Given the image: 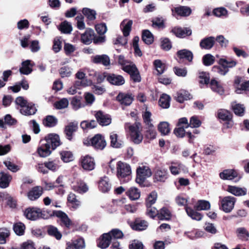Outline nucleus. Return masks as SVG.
Instances as JSON below:
<instances>
[{
    "label": "nucleus",
    "instance_id": "f257e3e1",
    "mask_svg": "<svg viewBox=\"0 0 249 249\" xmlns=\"http://www.w3.org/2000/svg\"><path fill=\"white\" fill-rule=\"evenodd\" d=\"M118 62L122 66V69L130 75L132 80L134 82L140 81L139 71L134 64L125 60L122 55L119 56Z\"/></svg>",
    "mask_w": 249,
    "mask_h": 249
},
{
    "label": "nucleus",
    "instance_id": "f03ea898",
    "mask_svg": "<svg viewBox=\"0 0 249 249\" xmlns=\"http://www.w3.org/2000/svg\"><path fill=\"white\" fill-rule=\"evenodd\" d=\"M131 174V169L130 166L125 163L119 161L116 165V176L120 180L127 178L129 179Z\"/></svg>",
    "mask_w": 249,
    "mask_h": 249
},
{
    "label": "nucleus",
    "instance_id": "7ed1b4c3",
    "mask_svg": "<svg viewBox=\"0 0 249 249\" xmlns=\"http://www.w3.org/2000/svg\"><path fill=\"white\" fill-rule=\"evenodd\" d=\"M125 128L128 129L131 141L135 144L140 143V124L136 122L131 124H126Z\"/></svg>",
    "mask_w": 249,
    "mask_h": 249
},
{
    "label": "nucleus",
    "instance_id": "20e7f679",
    "mask_svg": "<svg viewBox=\"0 0 249 249\" xmlns=\"http://www.w3.org/2000/svg\"><path fill=\"white\" fill-rule=\"evenodd\" d=\"M84 143L87 145H91L94 148L99 150L103 149L107 145L106 140L100 134H96L92 138L85 140Z\"/></svg>",
    "mask_w": 249,
    "mask_h": 249
},
{
    "label": "nucleus",
    "instance_id": "39448f33",
    "mask_svg": "<svg viewBox=\"0 0 249 249\" xmlns=\"http://www.w3.org/2000/svg\"><path fill=\"white\" fill-rule=\"evenodd\" d=\"M235 202L236 198L234 197H224L220 201V208L226 213H230L233 209Z\"/></svg>",
    "mask_w": 249,
    "mask_h": 249
},
{
    "label": "nucleus",
    "instance_id": "423d86ee",
    "mask_svg": "<svg viewBox=\"0 0 249 249\" xmlns=\"http://www.w3.org/2000/svg\"><path fill=\"white\" fill-rule=\"evenodd\" d=\"M80 164L82 168L87 171L93 170L95 165L94 159L89 155L81 158Z\"/></svg>",
    "mask_w": 249,
    "mask_h": 249
},
{
    "label": "nucleus",
    "instance_id": "0eeeda50",
    "mask_svg": "<svg viewBox=\"0 0 249 249\" xmlns=\"http://www.w3.org/2000/svg\"><path fill=\"white\" fill-rule=\"evenodd\" d=\"M43 193V188L40 186H36L28 191L27 196L30 200L35 201L42 196Z\"/></svg>",
    "mask_w": 249,
    "mask_h": 249
},
{
    "label": "nucleus",
    "instance_id": "6e6552de",
    "mask_svg": "<svg viewBox=\"0 0 249 249\" xmlns=\"http://www.w3.org/2000/svg\"><path fill=\"white\" fill-rule=\"evenodd\" d=\"M42 140L49 144L53 150L55 149L60 144L59 137L55 134H50L45 137V139Z\"/></svg>",
    "mask_w": 249,
    "mask_h": 249
},
{
    "label": "nucleus",
    "instance_id": "1a4fd4ad",
    "mask_svg": "<svg viewBox=\"0 0 249 249\" xmlns=\"http://www.w3.org/2000/svg\"><path fill=\"white\" fill-rule=\"evenodd\" d=\"M53 149L49 145V144H47L44 141L41 140L40 141V145L38 147L37 152L39 156L42 158H45L49 156Z\"/></svg>",
    "mask_w": 249,
    "mask_h": 249
},
{
    "label": "nucleus",
    "instance_id": "9d476101",
    "mask_svg": "<svg viewBox=\"0 0 249 249\" xmlns=\"http://www.w3.org/2000/svg\"><path fill=\"white\" fill-rule=\"evenodd\" d=\"M97 122L101 125H108L111 122L110 116L101 111H98L95 115Z\"/></svg>",
    "mask_w": 249,
    "mask_h": 249
},
{
    "label": "nucleus",
    "instance_id": "9b49d317",
    "mask_svg": "<svg viewBox=\"0 0 249 249\" xmlns=\"http://www.w3.org/2000/svg\"><path fill=\"white\" fill-rule=\"evenodd\" d=\"M40 209L37 207L28 208L24 212L26 217L31 220H36L39 218Z\"/></svg>",
    "mask_w": 249,
    "mask_h": 249
},
{
    "label": "nucleus",
    "instance_id": "f8f14e48",
    "mask_svg": "<svg viewBox=\"0 0 249 249\" xmlns=\"http://www.w3.org/2000/svg\"><path fill=\"white\" fill-rule=\"evenodd\" d=\"M172 14L175 16L176 14L182 17L189 16L192 12L190 8L187 6H180L172 9Z\"/></svg>",
    "mask_w": 249,
    "mask_h": 249
},
{
    "label": "nucleus",
    "instance_id": "ddd939ff",
    "mask_svg": "<svg viewBox=\"0 0 249 249\" xmlns=\"http://www.w3.org/2000/svg\"><path fill=\"white\" fill-rule=\"evenodd\" d=\"M172 32L178 37L184 38L192 34V30L188 28L175 27Z\"/></svg>",
    "mask_w": 249,
    "mask_h": 249
},
{
    "label": "nucleus",
    "instance_id": "4468645a",
    "mask_svg": "<svg viewBox=\"0 0 249 249\" xmlns=\"http://www.w3.org/2000/svg\"><path fill=\"white\" fill-rule=\"evenodd\" d=\"M215 43V38L213 36H209L203 38L200 42L199 46L202 49L210 50Z\"/></svg>",
    "mask_w": 249,
    "mask_h": 249
},
{
    "label": "nucleus",
    "instance_id": "2eb2a0df",
    "mask_svg": "<svg viewBox=\"0 0 249 249\" xmlns=\"http://www.w3.org/2000/svg\"><path fill=\"white\" fill-rule=\"evenodd\" d=\"M117 100L122 105L129 106L132 103L133 97L129 94L120 93L117 96Z\"/></svg>",
    "mask_w": 249,
    "mask_h": 249
},
{
    "label": "nucleus",
    "instance_id": "dca6fc26",
    "mask_svg": "<svg viewBox=\"0 0 249 249\" xmlns=\"http://www.w3.org/2000/svg\"><path fill=\"white\" fill-rule=\"evenodd\" d=\"M142 117L144 123L147 126H150L153 124H152L151 112L148 109V107L146 105H144L142 109Z\"/></svg>",
    "mask_w": 249,
    "mask_h": 249
},
{
    "label": "nucleus",
    "instance_id": "f3484780",
    "mask_svg": "<svg viewBox=\"0 0 249 249\" xmlns=\"http://www.w3.org/2000/svg\"><path fill=\"white\" fill-rule=\"evenodd\" d=\"M133 21L127 19H124L120 24L121 29L124 37H127L131 30Z\"/></svg>",
    "mask_w": 249,
    "mask_h": 249
},
{
    "label": "nucleus",
    "instance_id": "a211bd4d",
    "mask_svg": "<svg viewBox=\"0 0 249 249\" xmlns=\"http://www.w3.org/2000/svg\"><path fill=\"white\" fill-rule=\"evenodd\" d=\"M107 80L110 84L116 86L123 85L125 83L124 79L122 76L114 74L108 75Z\"/></svg>",
    "mask_w": 249,
    "mask_h": 249
},
{
    "label": "nucleus",
    "instance_id": "6ab92c4d",
    "mask_svg": "<svg viewBox=\"0 0 249 249\" xmlns=\"http://www.w3.org/2000/svg\"><path fill=\"white\" fill-rule=\"evenodd\" d=\"M110 145L113 148H119L124 145V142L118 139V135L114 132L110 133Z\"/></svg>",
    "mask_w": 249,
    "mask_h": 249
},
{
    "label": "nucleus",
    "instance_id": "aec40b11",
    "mask_svg": "<svg viewBox=\"0 0 249 249\" xmlns=\"http://www.w3.org/2000/svg\"><path fill=\"white\" fill-rule=\"evenodd\" d=\"M77 128L78 123H70L66 126L64 131L68 140L72 139L73 134L77 130Z\"/></svg>",
    "mask_w": 249,
    "mask_h": 249
},
{
    "label": "nucleus",
    "instance_id": "412c9836",
    "mask_svg": "<svg viewBox=\"0 0 249 249\" xmlns=\"http://www.w3.org/2000/svg\"><path fill=\"white\" fill-rule=\"evenodd\" d=\"M237 176V172L233 169H227L219 174L220 178L222 179L232 180Z\"/></svg>",
    "mask_w": 249,
    "mask_h": 249
},
{
    "label": "nucleus",
    "instance_id": "4be33fe9",
    "mask_svg": "<svg viewBox=\"0 0 249 249\" xmlns=\"http://www.w3.org/2000/svg\"><path fill=\"white\" fill-rule=\"evenodd\" d=\"M177 54L180 59H185L191 62L193 59V53L188 50L183 49L177 52Z\"/></svg>",
    "mask_w": 249,
    "mask_h": 249
},
{
    "label": "nucleus",
    "instance_id": "5701e85b",
    "mask_svg": "<svg viewBox=\"0 0 249 249\" xmlns=\"http://www.w3.org/2000/svg\"><path fill=\"white\" fill-rule=\"evenodd\" d=\"M227 191L235 196H242L247 194V190L245 188L229 186Z\"/></svg>",
    "mask_w": 249,
    "mask_h": 249
},
{
    "label": "nucleus",
    "instance_id": "b1692460",
    "mask_svg": "<svg viewBox=\"0 0 249 249\" xmlns=\"http://www.w3.org/2000/svg\"><path fill=\"white\" fill-rule=\"evenodd\" d=\"M92 61L94 63L102 64L105 66H108L110 64L109 57L106 54L95 55L93 57Z\"/></svg>",
    "mask_w": 249,
    "mask_h": 249
},
{
    "label": "nucleus",
    "instance_id": "393cba45",
    "mask_svg": "<svg viewBox=\"0 0 249 249\" xmlns=\"http://www.w3.org/2000/svg\"><path fill=\"white\" fill-rule=\"evenodd\" d=\"M56 215L60 218L62 225H64L67 228H70L72 225V221L65 213L59 211L56 213Z\"/></svg>",
    "mask_w": 249,
    "mask_h": 249
},
{
    "label": "nucleus",
    "instance_id": "a878e982",
    "mask_svg": "<svg viewBox=\"0 0 249 249\" xmlns=\"http://www.w3.org/2000/svg\"><path fill=\"white\" fill-rule=\"evenodd\" d=\"M94 31L91 29H87L85 33L81 35V40L86 44H90L94 38Z\"/></svg>",
    "mask_w": 249,
    "mask_h": 249
},
{
    "label": "nucleus",
    "instance_id": "bb28decb",
    "mask_svg": "<svg viewBox=\"0 0 249 249\" xmlns=\"http://www.w3.org/2000/svg\"><path fill=\"white\" fill-rule=\"evenodd\" d=\"M12 176L4 172L0 173V187L1 188H7L12 180Z\"/></svg>",
    "mask_w": 249,
    "mask_h": 249
},
{
    "label": "nucleus",
    "instance_id": "cd10ccee",
    "mask_svg": "<svg viewBox=\"0 0 249 249\" xmlns=\"http://www.w3.org/2000/svg\"><path fill=\"white\" fill-rule=\"evenodd\" d=\"M36 110L35 105L31 103H29L25 107L20 109V112L22 115L29 116L35 114Z\"/></svg>",
    "mask_w": 249,
    "mask_h": 249
},
{
    "label": "nucleus",
    "instance_id": "c85d7f7f",
    "mask_svg": "<svg viewBox=\"0 0 249 249\" xmlns=\"http://www.w3.org/2000/svg\"><path fill=\"white\" fill-rule=\"evenodd\" d=\"M21 67L19 68V72L21 74L28 75L32 71L33 65L30 60H27L22 62Z\"/></svg>",
    "mask_w": 249,
    "mask_h": 249
},
{
    "label": "nucleus",
    "instance_id": "c756f323",
    "mask_svg": "<svg viewBox=\"0 0 249 249\" xmlns=\"http://www.w3.org/2000/svg\"><path fill=\"white\" fill-rule=\"evenodd\" d=\"M99 188L104 193H106L110 190L111 185L109 182V179L107 177H104L101 178L99 182Z\"/></svg>",
    "mask_w": 249,
    "mask_h": 249
},
{
    "label": "nucleus",
    "instance_id": "7c9ffc66",
    "mask_svg": "<svg viewBox=\"0 0 249 249\" xmlns=\"http://www.w3.org/2000/svg\"><path fill=\"white\" fill-rule=\"evenodd\" d=\"M110 235L108 233H104L98 243V247L102 249L107 248L112 241Z\"/></svg>",
    "mask_w": 249,
    "mask_h": 249
},
{
    "label": "nucleus",
    "instance_id": "2f4dec72",
    "mask_svg": "<svg viewBox=\"0 0 249 249\" xmlns=\"http://www.w3.org/2000/svg\"><path fill=\"white\" fill-rule=\"evenodd\" d=\"M71 104L72 109L74 110H77L85 106V105L82 102V97L81 96L73 97L71 99Z\"/></svg>",
    "mask_w": 249,
    "mask_h": 249
},
{
    "label": "nucleus",
    "instance_id": "473e14b6",
    "mask_svg": "<svg viewBox=\"0 0 249 249\" xmlns=\"http://www.w3.org/2000/svg\"><path fill=\"white\" fill-rule=\"evenodd\" d=\"M210 86L212 90L219 94L222 95L224 93V89L221 84L215 79H212L210 82Z\"/></svg>",
    "mask_w": 249,
    "mask_h": 249
},
{
    "label": "nucleus",
    "instance_id": "72a5a7b5",
    "mask_svg": "<svg viewBox=\"0 0 249 249\" xmlns=\"http://www.w3.org/2000/svg\"><path fill=\"white\" fill-rule=\"evenodd\" d=\"M237 63V61L232 59L220 58L218 61V64L220 66H223L227 69L235 67Z\"/></svg>",
    "mask_w": 249,
    "mask_h": 249
},
{
    "label": "nucleus",
    "instance_id": "f704fd0d",
    "mask_svg": "<svg viewBox=\"0 0 249 249\" xmlns=\"http://www.w3.org/2000/svg\"><path fill=\"white\" fill-rule=\"evenodd\" d=\"M184 168L185 166L180 162H173L171 163L169 169L172 174L177 175L179 174L180 170L183 169Z\"/></svg>",
    "mask_w": 249,
    "mask_h": 249
},
{
    "label": "nucleus",
    "instance_id": "c9c22d12",
    "mask_svg": "<svg viewBox=\"0 0 249 249\" xmlns=\"http://www.w3.org/2000/svg\"><path fill=\"white\" fill-rule=\"evenodd\" d=\"M142 39L146 44H151L154 41V36L148 30H144L142 33Z\"/></svg>",
    "mask_w": 249,
    "mask_h": 249
},
{
    "label": "nucleus",
    "instance_id": "e433bc0d",
    "mask_svg": "<svg viewBox=\"0 0 249 249\" xmlns=\"http://www.w3.org/2000/svg\"><path fill=\"white\" fill-rule=\"evenodd\" d=\"M152 171L147 165H142L141 166V186L142 182L146 178H150L152 176Z\"/></svg>",
    "mask_w": 249,
    "mask_h": 249
},
{
    "label": "nucleus",
    "instance_id": "4c0bfd02",
    "mask_svg": "<svg viewBox=\"0 0 249 249\" xmlns=\"http://www.w3.org/2000/svg\"><path fill=\"white\" fill-rule=\"evenodd\" d=\"M171 217V213L169 210L163 207L161 208L158 213V218L161 220H168Z\"/></svg>",
    "mask_w": 249,
    "mask_h": 249
},
{
    "label": "nucleus",
    "instance_id": "58836bf2",
    "mask_svg": "<svg viewBox=\"0 0 249 249\" xmlns=\"http://www.w3.org/2000/svg\"><path fill=\"white\" fill-rule=\"evenodd\" d=\"M167 170L165 169H159L155 173V178L158 181L164 182L167 177Z\"/></svg>",
    "mask_w": 249,
    "mask_h": 249
},
{
    "label": "nucleus",
    "instance_id": "ea45409f",
    "mask_svg": "<svg viewBox=\"0 0 249 249\" xmlns=\"http://www.w3.org/2000/svg\"><path fill=\"white\" fill-rule=\"evenodd\" d=\"M127 195L132 200L138 199L140 197V192L137 188L132 187L126 192Z\"/></svg>",
    "mask_w": 249,
    "mask_h": 249
},
{
    "label": "nucleus",
    "instance_id": "a19ab883",
    "mask_svg": "<svg viewBox=\"0 0 249 249\" xmlns=\"http://www.w3.org/2000/svg\"><path fill=\"white\" fill-rule=\"evenodd\" d=\"M57 119L53 116L48 115L43 120V124L47 127H53L56 125Z\"/></svg>",
    "mask_w": 249,
    "mask_h": 249
},
{
    "label": "nucleus",
    "instance_id": "79ce46f5",
    "mask_svg": "<svg viewBox=\"0 0 249 249\" xmlns=\"http://www.w3.org/2000/svg\"><path fill=\"white\" fill-rule=\"evenodd\" d=\"M185 210L188 215L194 220L199 221L202 218V215L201 214V213L195 211L189 207H186Z\"/></svg>",
    "mask_w": 249,
    "mask_h": 249
},
{
    "label": "nucleus",
    "instance_id": "37998d69",
    "mask_svg": "<svg viewBox=\"0 0 249 249\" xmlns=\"http://www.w3.org/2000/svg\"><path fill=\"white\" fill-rule=\"evenodd\" d=\"M170 97L166 94H162L159 101V105L163 108H167L170 106Z\"/></svg>",
    "mask_w": 249,
    "mask_h": 249
},
{
    "label": "nucleus",
    "instance_id": "c03bdc74",
    "mask_svg": "<svg viewBox=\"0 0 249 249\" xmlns=\"http://www.w3.org/2000/svg\"><path fill=\"white\" fill-rule=\"evenodd\" d=\"M73 190L79 193H83L86 192L89 188L87 184L83 181L77 182L72 186Z\"/></svg>",
    "mask_w": 249,
    "mask_h": 249
},
{
    "label": "nucleus",
    "instance_id": "a18cd8bd",
    "mask_svg": "<svg viewBox=\"0 0 249 249\" xmlns=\"http://www.w3.org/2000/svg\"><path fill=\"white\" fill-rule=\"evenodd\" d=\"M157 193L154 191L150 193L147 196L145 200V204L146 207H150L153 205L157 199Z\"/></svg>",
    "mask_w": 249,
    "mask_h": 249
},
{
    "label": "nucleus",
    "instance_id": "49530a36",
    "mask_svg": "<svg viewBox=\"0 0 249 249\" xmlns=\"http://www.w3.org/2000/svg\"><path fill=\"white\" fill-rule=\"evenodd\" d=\"M158 130L162 135H166L170 132L169 124L167 122H160L158 125Z\"/></svg>",
    "mask_w": 249,
    "mask_h": 249
},
{
    "label": "nucleus",
    "instance_id": "de8ad7c7",
    "mask_svg": "<svg viewBox=\"0 0 249 249\" xmlns=\"http://www.w3.org/2000/svg\"><path fill=\"white\" fill-rule=\"evenodd\" d=\"M231 107L233 111L236 115L240 116H242L244 115L245 107L243 105L234 102L232 103Z\"/></svg>",
    "mask_w": 249,
    "mask_h": 249
},
{
    "label": "nucleus",
    "instance_id": "09e8293b",
    "mask_svg": "<svg viewBox=\"0 0 249 249\" xmlns=\"http://www.w3.org/2000/svg\"><path fill=\"white\" fill-rule=\"evenodd\" d=\"M195 207L197 211L207 210L210 208L211 205L208 201L200 200L197 201Z\"/></svg>",
    "mask_w": 249,
    "mask_h": 249
},
{
    "label": "nucleus",
    "instance_id": "8fccbe9b",
    "mask_svg": "<svg viewBox=\"0 0 249 249\" xmlns=\"http://www.w3.org/2000/svg\"><path fill=\"white\" fill-rule=\"evenodd\" d=\"M47 231L50 235L54 237L57 240L60 239L62 237L60 232L58 231L57 228L53 226H49Z\"/></svg>",
    "mask_w": 249,
    "mask_h": 249
},
{
    "label": "nucleus",
    "instance_id": "3c124183",
    "mask_svg": "<svg viewBox=\"0 0 249 249\" xmlns=\"http://www.w3.org/2000/svg\"><path fill=\"white\" fill-rule=\"evenodd\" d=\"M199 83L201 85H208L210 82V76L208 73L204 71L198 73Z\"/></svg>",
    "mask_w": 249,
    "mask_h": 249
},
{
    "label": "nucleus",
    "instance_id": "603ef678",
    "mask_svg": "<svg viewBox=\"0 0 249 249\" xmlns=\"http://www.w3.org/2000/svg\"><path fill=\"white\" fill-rule=\"evenodd\" d=\"M3 164L7 167V168L13 173H16L19 171L20 169V167L15 164L13 162L11 161L10 160H6L3 161Z\"/></svg>",
    "mask_w": 249,
    "mask_h": 249
},
{
    "label": "nucleus",
    "instance_id": "864d4df0",
    "mask_svg": "<svg viewBox=\"0 0 249 249\" xmlns=\"http://www.w3.org/2000/svg\"><path fill=\"white\" fill-rule=\"evenodd\" d=\"M154 65L158 74L163 73L166 69L165 64L159 59L155 60L154 61Z\"/></svg>",
    "mask_w": 249,
    "mask_h": 249
},
{
    "label": "nucleus",
    "instance_id": "5fc2aeb1",
    "mask_svg": "<svg viewBox=\"0 0 249 249\" xmlns=\"http://www.w3.org/2000/svg\"><path fill=\"white\" fill-rule=\"evenodd\" d=\"M147 130L146 131L144 134L145 137L149 140H153L156 138L157 135V132L155 128H154L153 125L150 126H147Z\"/></svg>",
    "mask_w": 249,
    "mask_h": 249
},
{
    "label": "nucleus",
    "instance_id": "6e6d98bb",
    "mask_svg": "<svg viewBox=\"0 0 249 249\" xmlns=\"http://www.w3.org/2000/svg\"><path fill=\"white\" fill-rule=\"evenodd\" d=\"M25 226L24 224L18 222L14 224L13 230L15 233L19 236L22 235L25 231Z\"/></svg>",
    "mask_w": 249,
    "mask_h": 249
},
{
    "label": "nucleus",
    "instance_id": "4d7b16f0",
    "mask_svg": "<svg viewBox=\"0 0 249 249\" xmlns=\"http://www.w3.org/2000/svg\"><path fill=\"white\" fill-rule=\"evenodd\" d=\"M97 125V123L94 120L90 121H83L81 123L80 126L83 129H90L94 128Z\"/></svg>",
    "mask_w": 249,
    "mask_h": 249
},
{
    "label": "nucleus",
    "instance_id": "13d9d810",
    "mask_svg": "<svg viewBox=\"0 0 249 249\" xmlns=\"http://www.w3.org/2000/svg\"><path fill=\"white\" fill-rule=\"evenodd\" d=\"M82 13L89 20H93L96 18V13L93 10L88 8H84Z\"/></svg>",
    "mask_w": 249,
    "mask_h": 249
},
{
    "label": "nucleus",
    "instance_id": "bf43d9fd",
    "mask_svg": "<svg viewBox=\"0 0 249 249\" xmlns=\"http://www.w3.org/2000/svg\"><path fill=\"white\" fill-rule=\"evenodd\" d=\"M110 235L112 240H116L117 239H121L124 236L123 232L118 229H114L107 232Z\"/></svg>",
    "mask_w": 249,
    "mask_h": 249
},
{
    "label": "nucleus",
    "instance_id": "052dcab7",
    "mask_svg": "<svg viewBox=\"0 0 249 249\" xmlns=\"http://www.w3.org/2000/svg\"><path fill=\"white\" fill-rule=\"evenodd\" d=\"M218 118L223 121L231 119L232 115L230 112L225 109H220L218 112Z\"/></svg>",
    "mask_w": 249,
    "mask_h": 249
},
{
    "label": "nucleus",
    "instance_id": "680f3d73",
    "mask_svg": "<svg viewBox=\"0 0 249 249\" xmlns=\"http://www.w3.org/2000/svg\"><path fill=\"white\" fill-rule=\"evenodd\" d=\"M59 30L61 32L64 34H70L72 30V28L71 24L67 21H65L61 23Z\"/></svg>",
    "mask_w": 249,
    "mask_h": 249
},
{
    "label": "nucleus",
    "instance_id": "e2e57ef3",
    "mask_svg": "<svg viewBox=\"0 0 249 249\" xmlns=\"http://www.w3.org/2000/svg\"><path fill=\"white\" fill-rule=\"evenodd\" d=\"M61 158L65 162H69L73 159L72 153L68 151H63L60 153Z\"/></svg>",
    "mask_w": 249,
    "mask_h": 249
},
{
    "label": "nucleus",
    "instance_id": "0e129e2a",
    "mask_svg": "<svg viewBox=\"0 0 249 249\" xmlns=\"http://www.w3.org/2000/svg\"><path fill=\"white\" fill-rule=\"evenodd\" d=\"M236 232L238 237L243 239H247L249 237V232L244 227H240L236 229Z\"/></svg>",
    "mask_w": 249,
    "mask_h": 249
},
{
    "label": "nucleus",
    "instance_id": "69168bd1",
    "mask_svg": "<svg viewBox=\"0 0 249 249\" xmlns=\"http://www.w3.org/2000/svg\"><path fill=\"white\" fill-rule=\"evenodd\" d=\"M214 57L210 53L204 55L202 57L203 63L206 66L213 65L214 62Z\"/></svg>",
    "mask_w": 249,
    "mask_h": 249
},
{
    "label": "nucleus",
    "instance_id": "338daca9",
    "mask_svg": "<svg viewBox=\"0 0 249 249\" xmlns=\"http://www.w3.org/2000/svg\"><path fill=\"white\" fill-rule=\"evenodd\" d=\"M10 235L9 230L5 228L0 229V244L6 243V238Z\"/></svg>",
    "mask_w": 249,
    "mask_h": 249
},
{
    "label": "nucleus",
    "instance_id": "774afa93",
    "mask_svg": "<svg viewBox=\"0 0 249 249\" xmlns=\"http://www.w3.org/2000/svg\"><path fill=\"white\" fill-rule=\"evenodd\" d=\"M246 90H249V80L243 82L239 85V86L236 87L235 92L237 94H241Z\"/></svg>",
    "mask_w": 249,
    "mask_h": 249
}]
</instances>
